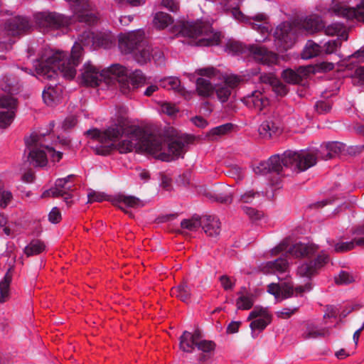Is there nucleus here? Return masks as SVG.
I'll return each mask as SVG.
<instances>
[{"label": "nucleus", "mask_w": 364, "mask_h": 364, "mask_svg": "<svg viewBox=\"0 0 364 364\" xmlns=\"http://www.w3.org/2000/svg\"><path fill=\"white\" fill-rule=\"evenodd\" d=\"M297 29L289 22L280 23L274 32V47L279 52L291 48L294 44Z\"/></svg>", "instance_id": "11"}, {"label": "nucleus", "mask_w": 364, "mask_h": 364, "mask_svg": "<svg viewBox=\"0 0 364 364\" xmlns=\"http://www.w3.org/2000/svg\"><path fill=\"white\" fill-rule=\"evenodd\" d=\"M329 12L336 16L346 19L356 18L364 22V0H362L356 8H350L347 6L336 4L329 9Z\"/></svg>", "instance_id": "18"}, {"label": "nucleus", "mask_w": 364, "mask_h": 364, "mask_svg": "<svg viewBox=\"0 0 364 364\" xmlns=\"http://www.w3.org/2000/svg\"><path fill=\"white\" fill-rule=\"evenodd\" d=\"M247 319L252 320L250 327L252 330V337H255V331H263L271 323L272 315L267 308L255 306L250 313Z\"/></svg>", "instance_id": "17"}, {"label": "nucleus", "mask_w": 364, "mask_h": 364, "mask_svg": "<svg viewBox=\"0 0 364 364\" xmlns=\"http://www.w3.org/2000/svg\"><path fill=\"white\" fill-rule=\"evenodd\" d=\"M346 145L338 141H331L321 145L318 153L311 151L315 154L316 159L317 156L322 159L328 160L335 155L345 150ZM310 151V150H309Z\"/></svg>", "instance_id": "23"}, {"label": "nucleus", "mask_w": 364, "mask_h": 364, "mask_svg": "<svg viewBox=\"0 0 364 364\" xmlns=\"http://www.w3.org/2000/svg\"><path fill=\"white\" fill-rule=\"evenodd\" d=\"M161 186L166 190H169L171 186V179L166 175L161 174Z\"/></svg>", "instance_id": "62"}, {"label": "nucleus", "mask_w": 364, "mask_h": 364, "mask_svg": "<svg viewBox=\"0 0 364 364\" xmlns=\"http://www.w3.org/2000/svg\"><path fill=\"white\" fill-rule=\"evenodd\" d=\"M173 22V18L166 13L159 11L154 16L153 24L158 29H164Z\"/></svg>", "instance_id": "41"}, {"label": "nucleus", "mask_w": 364, "mask_h": 364, "mask_svg": "<svg viewBox=\"0 0 364 364\" xmlns=\"http://www.w3.org/2000/svg\"><path fill=\"white\" fill-rule=\"evenodd\" d=\"M33 19L40 28L47 31L67 28L73 21L65 15L48 11L36 13Z\"/></svg>", "instance_id": "10"}, {"label": "nucleus", "mask_w": 364, "mask_h": 364, "mask_svg": "<svg viewBox=\"0 0 364 364\" xmlns=\"http://www.w3.org/2000/svg\"><path fill=\"white\" fill-rule=\"evenodd\" d=\"M201 225V222L198 220H183L181 223L183 229L189 231H196Z\"/></svg>", "instance_id": "50"}, {"label": "nucleus", "mask_w": 364, "mask_h": 364, "mask_svg": "<svg viewBox=\"0 0 364 364\" xmlns=\"http://www.w3.org/2000/svg\"><path fill=\"white\" fill-rule=\"evenodd\" d=\"M311 289V284L307 282L304 286H298L295 288L293 286L284 284L277 285L271 284L268 287V292L273 294L277 300H283L292 296L301 295L303 293L309 292Z\"/></svg>", "instance_id": "12"}, {"label": "nucleus", "mask_w": 364, "mask_h": 364, "mask_svg": "<svg viewBox=\"0 0 364 364\" xmlns=\"http://www.w3.org/2000/svg\"><path fill=\"white\" fill-rule=\"evenodd\" d=\"M242 100L247 107L256 111H261L269 104L268 99L259 90H255L247 95Z\"/></svg>", "instance_id": "24"}, {"label": "nucleus", "mask_w": 364, "mask_h": 364, "mask_svg": "<svg viewBox=\"0 0 364 364\" xmlns=\"http://www.w3.org/2000/svg\"><path fill=\"white\" fill-rule=\"evenodd\" d=\"M196 347L198 350L203 352L209 353L214 350L215 343L210 341L200 340V336H198V340L196 343Z\"/></svg>", "instance_id": "49"}, {"label": "nucleus", "mask_w": 364, "mask_h": 364, "mask_svg": "<svg viewBox=\"0 0 364 364\" xmlns=\"http://www.w3.org/2000/svg\"><path fill=\"white\" fill-rule=\"evenodd\" d=\"M1 89L9 95H0V127L5 129L13 122L16 109V100L11 95L18 93L20 85L11 76H4L0 82Z\"/></svg>", "instance_id": "7"}, {"label": "nucleus", "mask_w": 364, "mask_h": 364, "mask_svg": "<svg viewBox=\"0 0 364 364\" xmlns=\"http://www.w3.org/2000/svg\"><path fill=\"white\" fill-rule=\"evenodd\" d=\"M48 220L52 223H58L61 220V213L58 208H53L48 215Z\"/></svg>", "instance_id": "58"}, {"label": "nucleus", "mask_w": 364, "mask_h": 364, "mask_svg": "<svg viewBox=\"0 0 364 364\" xmlns=\"http://www.w3.org/2000/svg\"><path fill=\"white\" fill-rule=\"evenodd\" d=\"M49 136L43 132H33L25 139V154H28V161L34 166L43 167L47 164L48 155L53 162L59 161L63 156L60 151H56L48 142Z\"/></svg>", "instance_id": "5"}, {"label": "nucleus", "mask_w": 364, "mask_h": 364, "mask_svg": "<svg viewBox=\"0 0 364 364\" xmlns=\"http://www.w3.org/2000/svg\"><path fill=\"white\" fill-rule=\"evenodd\" d=\"M12 198V194L10 191H3L1 183H0V205L6 207Z\"/></svg>", "instance_id": "51"}, {"label": "nucleus", "mask_w": 364, "mask_h": 364, "mask_svg": "<svg viewBox=\"0 0 364 364\" xmlns=\"http://www.w3.org/2000/svg\"><path fill=\"white\" fill-rule=\"evenodd\" d=\"M354 281V275L347 271H341L338 276L335 277V282L339 285L349 284Z\"/></svg>", "instance_id": "47"}, {"label": "nucleus", "mask_w": 364, "mask_h": 364, "mask_svg": "<svg viewBox=\"0 0 364 364\" xmlns=\"http://www.w3.org/2000/svg\"><path fill=\"white\" fill-rule=\"evenodd\" d=\"M301 336L304 339L316 338L319 336H325L328 331L325 328H318L312 323H306L302 329Z\"/></svg>", "instance_id": "37"}, {"label": "nucleus", "mask_w": 364, "mask_h": 364, "mask_svg": "<svg viewBox=\"0 0 364 364\" xmlns=\"http://www.w3.org/2000/svg\"><path fill=\"white\" fill-rule=\"evenodd\" d=\"M73 177V175H69L65 178H58L55 183V187L43 193V197H60L64 198V201L68 205L72 203V195L69 193L71 191L72 186L67 185L70 180Z\"/></svg>", "instance_id": "19"}, {"label": "nucleus", "mask_w": 364, "mask_h": 364, "mask_svg": "<svg viewBox=\"0 0 364 364\" xmlns=\"http://www.w3.org/2000/svg\"><path fill=\"white\" fill-rule=\"evenodd\" d=\"M201 226L204 232L209 237H216L220 232L219 220L213 216H206L201 221Z\"/></svg>", "instance_id": "32"}, {"label": "nucleus", "mask_w": 364, "mask_h": 364, "mask_svg": "<svg viewBox=\"0 0 364 364\" xmlns=\"http://www.w3.org/2000/svg\"><path fill=\"white\" fill-rule=\"evenodd\" d=\"M289 262L287 257H281L274 261L268 262L262 267L264 273H283L287 271Z\"/></svg>", "instance_id": "28"}, {"label": "nucleus", "mask_w": 364, "mask_h": 364, "mask_svg": "<svg viewBox=\"0 0 364 364\" xmlns=\"http://www.w3.org/2000/svg\"><path fill=\"white\" fill-rule=\"evenodd\" d=\"M72 7L75 14V18L80 23L88 25L97 22L96 16L92 12V6L87 0H65Z\"/></svg>", "instance_id": "15"}, {"label": "nucleus", "mask_w": 364, "mask_h": 364, "mask_svg": "<svg viewBox=\"0 0 364 364\" xmlns=\"http://www.w3.org/2000/svg\"><path fill=\"white\" fill-rule=\"evenodd\" d=\"M238 298L236 300V306L238 309L248 310L252 308L255 301V296L249 292L246 287H242L237 292Z\"/></svg>", "instance_id": "34"}, {"label": "nucleus", "mask_w": 364, "mask_h": 364, "mask_svg": "<svg viewBox=\"0 0 364 364\" xmlns=\"http://www.w3.org/2000/svg\"><path fill=\"white\" fill-rule=\"evenodd\" d=\"M230 176L235 178L237 181H240L244 177L243 170L239 166H233L228 171Z\"/></svg>", "instance_id": "54"}, {"label": "nucleus", "mask_w": 364, "mask_h": 364, "mask_svg": "<svg viewBox=\"0 0 364 364\" xmlns=\"http://www.w3.org/2000/svg\"><path fill=\"white\" fill-rule=\"evenodd\" d=\"M242 209L243 212L247 215H248L250 217V218H251L252 220H257V219L259 218V217H260V213L257 210L253 208L252 207L242 205Z\"/></svg>", "instance_id": "55"}, {"label": "nucleus", "mask_w": 364, "mask_h": 364, "mask_svg": "<svg viewBox=\"0 0 364 364\" xmlns=\"http://www.w3.org/2000/svg\"><path fill=\"white\" fill-rule=\"evenodd\" d=\"M318 251V246L312 243L299 242L294 244L289 250V254L295 257H310Z\"/></svg>", "instance_id": "27"}, {"label": "nucleus", "mask_w": 364, "mask_h": 364, "mask_svg": "<svg viewBox=\"0 0 364 364\" xmlns=\"http://www.w3.org/2000/svg\"><path fill=\"white\" fill-rule=\"evenodd\" d=\"M282 130V117L274 112L267 116L258 128L259 136L263 139H267L279 135Z\"/></svg>", "instance_id": "16"}, {"label": "nucleus", "mask_w": 364, "mask_h": 364, "mask_svg": "<svg viewBox=\"0 0 364 364\" xmlns=\"http://www.w3.org/2000/svg\"><path fill=\"white\" fill-rule=\"evenodd\" d=\"M144 205L142 201L134 196H123L120 201L119 207L124 209L125 207L137 208Z\"/></svg>", "instance_id": "45"}, {"label": "nucleus", "mask_w": 364, "mask_h": 364, "mask_svg": "<svg viewBox=\"0 0 364 364\" xmlns=\"http://www.w3.org/2000/svg\"><path fill=\"white\" fill-rule=\"evenodd\" d=\"M316 109L318 112L321 113V112H327L328 111H330L331 107V105L326 102H323V101H320L316 103Z\"/></svg>", "instance_id": "61"}, {"label": "nucleus", "mask_w": 364, "mask_h": 364, "mask_svg": "<svg viewBox=\"0 0 364 364\" xmlns=\"http://www.w3.org/2000/svg\"><path fill=\"white\" fill-rule=\"evenodd\" d=\"M355 78L358 79V82L361 85H364V67H359L355 72Z\"/></svg>", "instance_id": "63"}, {"label": "nucleus", "mask_w": 364, "mask_h": 364, "mask_svg": "<svg viewBox=\"0 0 364 364\" xmlns=\"http://www.w3.org/2000/svg\"><path fill=\"white\" fill-rule=\"evenodd\" d=\"M198 336H200L198 331L191 333L185 331L180 337V348L184 352L191 353L194 348L196 347Z\"/></svg>", "instance_id": "30"}, {"label": "nucleus", "mask_w": 364, "mask_h": 364, "mask_svg": "<svg viewBox=\"0 0 364 364\" xmlns=\"http://www.w3.org/2000/svg\"><path fill=\"white\" fill-rule=\"evenodd\" d=\"M249 50L256 61L263 64H272L277 61V55L264 47L252 45Z\"/></svg>", "instance_id": "26"}, {"label": "nucleus", "mask_w": 364, "mask_h": 364, "mask_svg": "<svg viewBox=\"0 0 364 364\" xmlns=\"http://www.w3.org/2000/svg\"><path fill=\"white\" fill-rule=\"evenodd\" d=\"M132 53L134 54V60L141 65L149 62L151 57L157 64H161L164 61L163 53L159 50H154L148 45L144 46L139 43Z\"/></svg>", "instance_id": "20"}, {"label": "nucleus", "mask_w": 364, "mask_h": 364, "mask_svg": "<svg viewBox=\"0 0 364 364\" xmlns=\"http://www.w3.org/2000/svg\"><path fill=\"white\" fill-rule=\"evenodd\" d=\"M321 54H323L321 46L311 40H309L307 41L301 53V57L303 59L307 60L316 57Z\"/></svg>", "instance_id": "38"}, {"label": "nucleus", "mask_w": 364, "mask_h": 364, "mask_svg": "<svg viewBox=\"0 0 364 364\" xmlns=\"http://www.w3.org/2000/svg\"><path fill=\"white\" fill-rule=\"evenodd\" d=\"M302 28L308 33H314L323 28L321 17L316 14L310 15L303 21Z\"/></svg>", "instance_id": "36"}, {"label": "nucleus", "mask_w": 364, "mask_h": 364, "mask_svg": "<svg viewBox=\"0 0 364 364\" xmlns=\"http://www.w3.org/2000/svg\"><path fill=\"white\" fill-rule=\"evenodd\" d=\"M316 164V157L313 152L307 150H287L281 156H272L267 161L260 162L253 168L256 174L264 175L269 172L282 174L283 167L293 171L301 172L307 170Z\"/></svg>", "instance_id": "4"}, {"label": "nucleus", "mask_w": 364, "mask_h": 364, "mask_svg": "<svg viewBox=\"0 0 364 364\" xmlns=\"http://www.w3.org/2000/svg\"><path fill=\"white\" fill-rule=\"evenodd\" d=\"M240 321H232L227 328V331L229 333H234L238 331L240 326Z\"/></svg>", "instance_id": "64"}, {"label": "nucleus", "mask_w": 364, "mask_h": 364, "mask_svg": "<svg viewBox=\"0 0 364 364\" xmlns=\"http://www.w3.org/2000/svg\"><path fill=\"white\" fill-rule=\"evenodd\" d=\"M161 5L171 12H176L178 10V4L174 0H161Z\"/></svg>", "instance_id": "59"}, {"label": "nucleus", "mask_w": 364, "mask_h": 364, "mask_svg": "<svg viewBox=\"0 0 364 364\" xmlns=\"http://www.w3.org/2000/svg\"><path fill=\"white\" fill-rule=\"evenodd\" d=\"M154 136L161 141V152H164L167 156V159H161V161H170L174 157H179L183 153L184 143L179 141H173L168 144V147L163 137L154 135Z\"/></svg>", "instance_id": "25"}, {"label": "nucleus", "mask_w": 364, "mask_h": 364, "mask_svg": "<svg viewBox=\"0 0 364 364\" xmlns=\"http://www.w3.org/2000/svg\"><path fill=\"white\" fill-rule=\"evenodd\" d=\"M80 79L82 83L90 87L97 86L102 82L107 85L117 82L124 94L146 83V77L140 70L132 71L119 64L100 70L90 61L85 62L80 69Z\"/></svg>", "instance_id": "3"}, {"label": "nucleus", "mask_w": 364, "mask_h": 364, "mask_svg": "<svg viewBox=\"0 0 364 364\" xmlns=\"http://www.w3.org/2000/svg\"><path fill=\"white\" fill-rule=\"evenodd\" d=\"M239 0H228L223 8V11H230L232 16L237 21L245 22L251 25L252 28L261 34V37L256 38L257 42H264L269 36L272 26L268 21V16L264 13H259L252 16H245L238 8L237 3Z\"/></svg>", "instance_id": "8"}, {"label": "nucleus", "mask_w": 364, "mask_h": 364, "mask_svg": "<svg viewBox=\"0 0 364 364\" xmlns=\"http://www.w3.org/2000/svg\"><path fill=\"white\" fill-rule=\"evenodd\" d=\"M282 78L288 83L296 84L301 81L299 74L291 69H287L282 72Z\"/></svg>", "instance_id": "46"}, {"label": "nucleus", "mask_w": 364, "mask_h": 364, "mask_svg": "<svg viewBox=\"0 0 364 364\" xmlns=\"http://www.w3.org/2000/svg\"><path fill=\"white\" fill-rule=\"evenodd\" d=\"M220 282L225 290H231L235 286V282L226 275L221 276L220 277Z\"/></svg>", "instance_id": "57"}, {"label": "nucleus", "mask_w": 364, "mask_h": 364, "mask_svg": "<svg viewBox=\"0 0 364 364\" xmlns=\"http://www.w3.org/2000/svg\"><path fill=\"white\" fill-rule=\"evenodd\" d=\"M178 30L181 36L191 39V44L198 46H216L221 40V33L215 31L209 21L202 19L183 22Z\"/></svg>", "instance_id": "6"}, {"label": "nucleus", "mask_w": 364, "mask_h": 364, "mask_svg": "<svg viewBox=\"0 0 364 364\" xmlns=\"http://www.w3.org/2000/svg\"><path fill=\"white\" fill-rule=\"evenodd\" d=\"M225 50L232 55L238 54L243 51V46L239 42L229 41L226 44Z\"/></svg>", "instance_id": "48"}, {"label": "nucleus", "mask_w": 364, "mask_h": 364, "mask_svg": "<svg viewBox=\"0 0 364 364\" xmlns=\"http://www.w3.org/2000/svg\"><path fill=\"white\" fill-rule=\"evenodd\" d=\"M161 86L168 90H173L185 96L186 91L184 88L181 86V81L177 77H168L161 80Z\"/></svg>", "instance_id": "42"}, {"label": "nucleus", "mask_w": 364, "mask_h": 364, "mask_svg": "<svg viewBox=\"0 0 364 364\" xmlns=\"http://www.w3.org/2000/svg\"><path fill=\"white\" fill-rule=\"evenodd\" d=\"M343 40L341 39H335V40H329L323 43L322 50L323 53L325 54H332L336 53L338 49L341 46V43Z\"/></svg>", "instance_id": "44"}, {"label": "nucleus", "mask_w": 364, "mask_h": 364, "mask_svg": "<svg viewBox=\"0 0 364 364\" xmlns=\"http://www.w3.org/2000/svg\"><path fill=\"white\" fill-rule=\"evenodd\" d=\"M297 307L284 308L281 311H277V316L282 318H289L297 311Z\"/></svg>", "instance_id": "56"}, {"label": "nucleus", "mask_w": 364, "mask_h": 364, "mask_svg": "<svg viewBox=\"0 0 364 364\" xmlns=\"http://www.w3.org/2000/svg\"><path fill=\"white\" fill-rule=\"evenodd\" d=\"M213 79H205L204 77H198L196 81V92L200 97L205 98H212L214 97L215 85L212 84L210 80Z\"/></svg>", "instance_id": "31"}, {"label": "nucleus", "mask_w": 364, "mask_h": 364, "mask_svg": "<svg viewBox=\"0 0 364 364\" xmlns=\"http://www.w3.org/2000/svg\"><path fill=\"white\" fill-rule=\"evenodd\" d=\"M263 194L254 190H248L240 195L238 202L242 203L256 204L259 203L263 198Z\"/></svg>", "instance_id": "40"}, {"label": "nucleus", "mask_w": 364, "mask_h": 364, "mask_svg": "<svg viewBox=\"0 0 364 364\" xmlns=\"http://www.w3.org/2000/svg\"><path fill=\"white\" fill-rule=\"evenodd\" d=\"M46 246L43 242L38 240H33L27 245L23 252L27 257L38 255L44 251Z\"/></svg>", "instance_id": "43"}, {"label": "nucleus", "mask_w": 364, "mask_h": 364, "mask_svg": "<svg viewBox=\"0 0 364 364\" xmlns=\"http://www.w3.org/2000/svg\"><path fill=\"white\" fill-rule=\"evenodd\" d=\"M144 36V32L141 29L121 33L118 36L119 49L124 54L132 53L139 43H142Z\"/></svg>", "instance_id": "13"}, {"label": "nucleus", "mask_w": 364, "mask_h": 364, "mask_svg": "<svg viewBox=\"0 0 364 364\" xmlns=\"http://www.w3.org/2000/svg\"><path fill=\"white\" fill-rule=\"evenodd\" d=\"M171 295L185 303H188L191 301V288L187 284L183 283L171 289Z\"/></svg>", "instance_id": "39"}, {"label": "nucleus", "mask_w": 364, "mask_h": 364, "mask_svg": "<svg viewBox=\"0 0 364 364\" xmlns=\"http://www.w3.org/2000/svg\"><path fill=\"white\" fill-rule=\"evenodd\" d=\"M16 257L13 259V264L9 266L4 278L0 282V303H4L9 297V287L13 278V271Z\"/></svg>", "instance_id": "29"}, {"label": "nucleus", "mask_w": 364, "mask_h": 364, "mask_svg": "<svg viewBox=\"0 0 364 364\" xmlns=\"http://www.w3.org/2000/svg\"><path fill=\"white\" fill-rule=\"evenodd\" d=\"M273 86L274 92L279 95H285L287 93V87L279 81H275Z\"/></svg>", "instance_id": "60"}, {"label": "nucleus", "mask_w": 364, "mask_h": 364, "mask_svg": "<svg viewBox=\"0 0 364 364\" xmlns=\"http://www.w3.org/2000/svg\"><path fill=\"white\" fill-rule=\"evenodd\" d=\"M31 24L28 19L23 16L11 18L5 24V30L9 35L17 36L28 30Z\"/></svg>", "instance_id": "22"}, {"label": "nucleus", "mask_w": 364, "mask_h": 364, "mask_svg": "<svg viewBox=\"0 0 364 364\" xmlns=\"http://www.w3.org/2000/svg\"><path fill=\"white\" fill-rule=\"evenodd\" d=\"M161 112L169 116H173L178 112V109L174 105L168 102H163L161 105Z\"/></svg>", "instance_id": "52"}, {"label": "nucleus", "mask_w": 364, "mask_h": 364, "mask_svg": "<svg viewBox=\"0 0 364 364\" xmlns=\"http://www.w3.org/2000/svg\"><path fill=\"white\" fill-rule=\"evenodd\" d=\"M61 89L57 87V83L50 85L44 89L42 97L44 102L48 106H53L58 103L60 100Z\"/></svg>", "instance_id": "33"}, {"label": "nucleus", "mask_w": 364, "mask_h": 364, "mask_svg": "<svg viewBox=\"0 0 364 364\" xmlns=\"http://www.w3.org/2000/svg\"><path fill=\"white\" fill-rule=\"evenodd\" d=\"M87 134L97 140L95 151L99 155H107L113 149L121 154L132 152L139 149L159 159H167L165 153L160 151L161 141L156 139L154 134L146 133L136 125H130L127 119L120 117L117 122L102 132L99 129H90Z\"/></svg>", "instance_id": "1"}, {"label": "nucleus", "mask_w": 364, "mask_h": 364, "mask_svg": "<svg viewBox=\"0 0 364 364\" xmlns=\"http://www.w3.org/2000/svg\"><path fill=\"white\" fill-rule=\"evenodd\" d=\"M114 44L111 33H94L90 29H86L74 43L70 57L63 51L46 49L34 66L37 74L43 79L56 80L61 75L71 80L76 75V67L81 60L84 48L95 50L102 47L108 49Z\"/></svg>", "instance_id": "2"}, {"label": "nucleus", "mask_w": 364, "mask_h": 364, "mask_svg": "<svg viewBox=\"0 0 364 364\" xmlns=\"http://www.w3.org/2000/svg\"><path fill=\"white\" fill-rule=\"evenodd\" d=\"M328 262V255L325 251H321L315 259L301 262L297 268V274L301 277L310 279Z\"/></svg>", "instance_id": "14"}, {"label": "nucleus", "mask_w": 364, "mask_h": 364, "mask_svg": "<svg viewBox=\"0 0 364 364\" xmlns=\"http://www.w3.org/2000/svg\"><path fill=\"white\" fill-rule=\"evenodd\" d=\"M232 127L231 124H225L212 129L210 133L212 135H223L229 132Z\"/></svg>", "instance_id": "53"}, {"label": "nucleus", "mask_w": 364, "mask_h": 364, "mask_svg": "<svg viewBox=\"0 0 364 364\" xmlns=\"http://www.w3.org/2000/svg\"><path fill=\"white\" fill-rule=\"evenodd\" d=\"M364 245V225L356 228L352 233L350 241H341L334 245V251L344 252L353 250L356 246Z\"/></svg>", "instance_id": "21"}, {"label": "nucleus", "mask_w": 364, "mask_h": 364, "mask_svg": "<svg viewBox=\"0 0 364 364\" xmlns=\"http://www.w3.org/2000/svg\"><path fill=\"white\" fill-rule=\"evenodd\" d=\"M196 73L210 79L223 80L221 83L215 84L214 89V95L216 94L218 100L221 103H225L228 100L232 90L242 81L240 76L236 75H223L219 70L213 67L197 69Z\"/></svg>", "instance_id": "9"}, {"label": "nucleus", "mask_w": 364, "mask_h": 364, "mask_svg": "<svg viewBox=\"0 0 364 364\" xmlns=\"http://www.w3.org/2000/svg\"><path fill=\"white\" fill-rule=\"evenodd\" d=\"M323 28L324 33L327 36H336L337 39L344 41L348 38V29L343 23L335 22Z\"/></svg>", "instance_id": "35"}]
</instances>
